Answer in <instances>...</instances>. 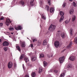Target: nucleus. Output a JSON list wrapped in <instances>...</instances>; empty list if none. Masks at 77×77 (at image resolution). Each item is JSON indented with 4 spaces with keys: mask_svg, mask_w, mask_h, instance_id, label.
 <instances>
[{
    "mask_svg": "<svg viewBox=\"0 0 77 77\" xmlns=\"http://www.w3.org/2000/svg\"><path fill=\"white\" fill-rule=\"evenodd\" d=\"M56 26L51 24L49 27L48 30L51 32H53V31H54V30L56 29Z\"/></svg>",
    "mask_w": 77,
    "mask_h": 77,
    "instance_id": "f257e3e1",
    "label": "nucleus"
},
{
    "mask_svg": "<svg viewBox=\"0 0 77 77\" xmlns=\"http://www.w3.org/2000/svg\"><path fill=\"white\" fill-rule=\"evenodd\" d=\"M64 14L65 13H64V12H63L62 11H61L60 12V15L62 16L61 17L60 19V22H61V21H63V18H64V17L63 16V15H64Z\"/></svg>",
    "mask_w": 77,
    "mask_h": 77,
    "instance_id": "f03ea898",
    "label": "nucleus"
},
{
    "mask_svg": "<svg viewBox=\"0 0 77 77\" xmlns=\"http://www.w3.org/2000/svg\"><path fill=\"white\" fill-rule=\"evenodd\" d=\"M54 45L56 48H57L59 46V42L58 41H56L54 42Z\"/></svg>",
    "mask_w": 77,
    "mask_h": 77,
    "instance_id": "7ed1b4c3",
    "label": "nucleus"
},
{
    "mask_svg": "<svg viewBox=\"0 0 77 77\" xmlns=\"http://www.w3.org/2000/svg\"><path fill=\"white\" fill-rule=\"evenodd\" d=\"M11 23V21L9 19H7L6 20V21H5V24H6L7 26H8Z\"/></svg>",
    "mask_w": 77,
    "mask_h": 77,
    "instance_id": "20e7f679",
    "label": "nucleus"
},
{
    "mask_svg": "<svg viewBox=\"0 0 77 77\" xmlns=\"http://www.w3.org/2000/svg\"><path fill=\"white\" fill-rule=\"evenodd\" d=\"M59 59L60 63H62L64 60V59H65V57L63 56L62 57H61Z\"/></svg>",
    "mask_w": 77,
    "mask_h": 77,
    "instance_id": "39448f33",
    "label": "nucleus"
},
{
    "mask_svg": "<svg viewBox=\"0 0 77 77\" xmlns=\"http://www.w3.org/2000/svg\"><path fill=\"white\" fill-rule=\"evenodd\" d=\"M13 65L12 63L11 62H9L8 64V68H11L12 67Z\"/></svg>",
    "mask_w": 77,
    "mask_h": 77,
    "instance_id": "423d86ee",
    "label": "nucleus"
},
{
    "mask_svg": "<svg viewBox=\"0 0 77 77\" xmlns=\"http://www.w3.org/2000/svg\"><path fill=\"white\" fill-rule=\"evenodd\" d=\"M3 46L6 47V46H8L9 45V43L8 42L5 41L2 44Z\"/></svg>",
    "mask_w": 77,
    "mask_h": 77,
    "instance_id": "0eeeda50",
    "label": "nucleus"
},
{
    "mask_svg": "<svg viewBox=\"0 0 77 77\" xmlns=\"http://www.w3.org/2000/svg\"><path fill=\"white\" fill-rule=\"evenodd\" d=\"M14 28L16 30H21L22 27L21 26H18L17 27H15Z\"/></svg>",
    "mask_w": 77,
    "mask_h": 77,
    "instance_id": "6e6552de",
    "label": "nucleus"
},
{
    "mask_svg": "<svg viewBox=\"0 0 77 77\" xmlns=\"http://www.w3.org/2000/svg\"><path fill=\"white\" fill-rule=\"evenodd\" d=\"M37 59V57H36V56H33L32 57H31V60L32 61H35V60H36Z\"/></svg>",
    "mask_w": 77,
    "mask_h": 77,
    "instance_id": "1a4fd4ad",
    "label": "nucleus"
},
{
    "mask_svg": "<svg viewBox=\"0 0 77 77\" xmlns=\"http://www.w3.org/2000/svg\"><path fill=\"white\" fill-rule=\"evenodd\" d=\"M69 59L72 61H74L75 59V57L74 56H71L69 57Z\"/></svg>",
    "mask_w": 77,
    "mask_h": 77,
    "instance_id": "9d476101",
    "label": "nucleus"
},
{
    "mask_svg": "<svg viewBox=\"0 0 77 77\" xmlns=\"http://www.w3.org/2000/svg\"><path fill=\"white\" fill-rule=\"evenodd\" d=\"M72 42H71L67 46V48H71V46H72Z\"/></svg>",
    "mask_w": 77,
    "mask_h": 77,
    "instance_id": "9b49d317",
    "label": "nucleus"
},
{
    "mask_svg": "<svg viewBox=\"0 0 77 77\" xmlns=\"http://www.w3.org/2000/svg\"><path fill=\"white\" fill-rule=\"evenodd\" d=\"M50 8V7H49V6L48 5H46L45 6V9L47 11H49V9Z\"/></svg>",
    "mask_w": 77,
    "mask_h": 77,
    "instance_id": "f8f14e48",
    "label": "nucleus"
},
{
    "mask_svg": "<svg viewBox=\"0 0 77 77\" xmlns=\"http://www.w3.org/2000/svg\"><path fill=\"white\" fill-rule=\"evenodd\" d=\"M42 17L43 19L45 20H46V16L44 14H42L41 16Z\"/></svg>",
    "mask_w": 77,
    "mask_h": 77,
    "instance_id": "ddd939ff",
    "label": "nucleus"
},
{
    "mask_svg": "<svg viewBox=\"0 0 77 77\" xmlns=\"http://www.w3.org/2000/svg\"><path fill=\"white\" fill-rule=\"evenodd\" d=\"M47 44V42L46 40H45L43 42V45L45 46Z\"/></svg>",
    "mask_w": 77,
    "mask_h": 77,
    "instance_id": "4468645a",
    "label": "nucleus"
},
{
    "mask_svg": "<svg viewBox=\"0 0 77 77\" xmlns=\"http://www.w3.org/2000/svg\"><path fill=\"white\" fill-rule=\"evenodd\" d=\"M20 5H22V6H24V4H25V3H24V1H21L20 2Z\"/></svg>",
    "mask_w": 77,
    "mask_h": 77,
    "instance_id": "2eb2a0df",
    "label": "nucleus"
},
{
    "mask_svg": "<svg viewBox=\"0 0 77 77\" xmlns=\"http://www.w3.org/2000/svg\"><path fill=\"white\" fill-rule=\"evenodd\" d=\"M31 1L30 2V5L32 6H33L34 5V4H33V2H34V0H31Z\"/></svg>",
    "mask_w": 77,
    "mask_h": 77,
    "instance_id": "dca6fc26",
    "label": "nucleus"
},
{
    "mask_svg": "<svg viewBox=\"0 0 77 77\" xmlns=\"http://www.w3.org/2000/svg\"><path fill=\"white\" fill-rule=\"evenodd\" d=\"M24 60L25 61L26 63H27V62H28L29 61V58L27 57H25L24 58Z\"/></svg>",
    "mask_w": 77,
    "mask_h": 77,
    "instance_id": "f3484780",
    "label": "nucleus"
},
{
    "mask_svg": "<svg viewBox=\"0 0 77 77\" xmlns=\"http://www.w3.org/2000/svg\"><path fill=\"white\" fill-rule=\"evenodd\" d=\"M70 14H74V10L73 9H71L69 11Z\"/></svg>",
    "mask_w": 77,
    "mask_h": 77,
    "instance_id": "a211bd4d",
    "label": "nucleus"
},
{
    "mask_svg": "<svg viewBox=\"0 0 77 77\" xmlns=\"http://www.w3.org/2000/svg\"><path fill=\"white\" fill-rule=\"evenodd\" d=\"M61 37L63 39H64L65 38V33L64 32L61 35Z\"/></svg>",
    "mask_w": 77,
    "mask_h": 77,
    "instance_id": "6ab92c4d",
    "label": "nucleus"
},
{
    "mask_svg": "<svg viewBox=\"0 0 77 77\" xmlns=\"http://www.w3.org/2000/svg\"><path fill=\"white\" fill-rule=\"evenodd\" d=\"M41 43H42L41 41L39 40L38 41V42H37V45L38 46H39V45H41Z\"/></svg>",
    "mask_w": 77,
    "mask_h": 77,
    "instance_id": "aec40b11",
    "label": "nucleus"
},
{
    "mask_svg": "<svg viewBox=\"0 0 77 77\" xmlns=\"http://www.w3.org/2000/svg\"><path fill=\"white\" fill-rule=\"evenodd\" d=\"M42 71H43V69L42 67H40L39 68V70L38 71L39 73H41L42 72Z\"/></svg>",
    "mask_w": 77,
    "mask_h": 77,
    "instance_id": "412c9836",
    "label": "nucleus"
},
{
    "mask_svg": "<svg viewBox=\"0 0 77 77\" xmlns=\"http://www.w3.org/2000/svg\"><path fill=\"white\" fill-rule=\"evenodd\" d=\"M9 29L11 31H14V28H13V27H10L9 28Z\"/></svg>",
    "mask_w": 77,
    "mask_h": 77,
    "instance_id": "4be33fe9",
    "label": "nucleus"
},
{
    "mask_svg": "<svg viewBox=\"0 0 77 77\" xmlns=\"http://www.w3.org/2000/svg\"><path fill=\"white\" fill-rule=\"evenodd\" d=\"M21 46L22 47H24L26 46V45L25 44V43L23 42H21Z\"/></svg>",
    "mask_w": 77,
    "mask_h": 77,
    "instance_id": "5701e85b",
    "label": "nucleus"
},
{
    "mask_svg": "<svg viewBox=\"0 0 77 77\" xmlns=\"http://www.w3.org/2000/svg\"><path fill=\"white\" fill-rule=\"evenodd\" d=\"M44 57V55L42 54H41L39 57V58H43Z\"/></svg>",
    "mask_w": 77,
    "mask_h": 77,
    "instance_id": "b1692460",
    "label": "nucleus"
},
{
    "mask_svg": "<svg viewBox=\"0 0 77 77\" xmlns=\"http://www.w3.org/2000/svg\"><path fill=\"white\" fill-rule=\"evenodd\" d=\"M50 12L51 13H53L54 12V8H51L50 9Z\"/></svg>",
    "mask_w": 77,
    "mask_h": 77,
    "instance_id": "393cba45",
    "label": "nucleus"
},
{
    "mask_svg": "<svg viewBox=\"0 0 77 77\" xmlns=\"http://www.w3.org/2000/svg\"><path fill=\"white\" fill-rule=\"evenodd\" d=\"M36 75V73L35 72H33L31 74V76L32 77H35V76Z\"/></svg>",
    "mask_w": 77,
    "mask_h": 77,
    "instance_id": "a878e982",
    "label": "nucleus"
},
{
    "mask_svg": "<svg viewBox=\"0 0 77 77\" xmlns=\"http://www.w3.org/2000/svg\"><path fill=\"white\" fill-rule=\"evenodd\" d=\"M24 54H23L21 56V57L20 58V60H21L22 59H23L24 57Z\"/></svg>",
    "mask_w": 77,
    "mask_h": 77,
    "instance_id": "bb28decb",
    "label": "nucleus"
},
{
    "mask_svg": "<svg viewBox=\"0 0 77 77\" xmlns=\"http://www.w3.org/2000/svg\"><path fill=\"white\" fill-rule=\"evenodd\" d=\"M72 21H74L75 20V16L74 15H72Z\"/></svg>",
    "mask_w": 77,
    "mask_h": 77,
    "instance_id": "cd10ccee",
    "label": "nucleus"
},
{
    "mask_svg": "<svg viewBox=\"0 0 77 77\" xmlns=\"http://www.w3.org/2000/svg\"><path fill=\"white\" fill-rule=\"evenodd\" d=\"M43 64H44V66L45 67L47 65L48 63L44 61L43 62Z\"/></svg>",
    "mask_w": 77,
    "mask_h": 77,
    "instance_id": "c85d7f7f",
    "label": "nucleus"
},
{
    "mask_svg": "<svg viewBox=\"0 0 77 77\" xmlns=\"http://www.w3.org/2000/svg\"><path fill=\"white\" fill-rule=\"evenodd\" d=\"M72 29H70V33L71 36H72Z\"/></svg>",
    "mask_w": 77,
    "mask_h": 77,
    "instance_id": "c756f323",
    "label": "nucleus"
},
{
    "mask_svg": "<svg viewBox=\"0 0 77 77\" xmlns=\"http://www.w3.org/2000/svg\"><path fill=\"white\" fill-rule=\"evenodd\" d=\"M74 42L75 43V44H77V37H76L74 38Z\"/></svg>",
    "mask_w": 77,
    "mask_h": 77,
    "instance_id": "7c9ffc66",
    "label": "nucleus"
},
{
    "mask_svg": "<svg viewBox=\"0 0 77 77\" xmlns=\"http://www.w3.org/2000/svg\"><path fill=\"white\" fill-rule=\"evenodd\" d=\"M65 73H63L61 74L60 76V77H64L65 76Z\"/></svg>",
    "mask_w": 77,
    "mask_h": 77,
    "instance_id": "2f4dec72",
    "label": "nucleus"
},
{
    "mask_svg": "<svg viewBox=\"0 0 77 77\" xmlns=\"http://www.w3.org/2000/svg\"><path fill=\"white\" fill-rule=\"evenodd\" d=\"M73 6H74V7H76L77 6V3H76L74 2L73 3Z\"/></svg>",
    "mask_w": 77,
    "mask_h": 77,
    "instance_id": "473e14b6",
    "label": "nucleus"
},
{
    "mask_svg": "<svg viewBox=\"0 0 77 77\" xmlns=\"http://www.w3.org/2000/svg\"><path fill=\"white\" fill-rule=\"evenodd\" d=\"M48 3L49 5H51V0H48Z\"/></svg>",
    "mask_w": 77,
    "mask_h": 77,
    "instance_id": "72a5a7b5",
    "label": "nucleus"
},
{
    "mask_svg": "<svg viewBox=\"0 0 77 77\" xmlns=\"http://www.w3.org/2000/svg\"><path fill=\"white\" fill-rule=\"evenodd\" d=\"M17 49L19 51H20V46H17Z\"/></svg>",
    "mask_w": 77,
    "mask_h": 77,
    "instance_id": "f704fd0d",
    "label": "nucleus"
},
{
    "mask_svg": "<svg viewBox=\"0 0 77 77\" xmlns=\"http://www.w3.org/2000/svg\"><path fill=\"white\" fill-rule=\"evenodd\" d=\"M67 68H72V66L71 64H69L67 66Z\"/></svg>",
    "mask_w": 77,
    "mask_h": 77,
    "instance_id": "c9c22d12",
    "label": "nucleus"
},
{
    "mask_svg": "<svg viewBox=\"0 0 77 77\" xmlns=\"http://www.w3.org/2000/svg\"><path fill=\"white\" fill-rule=\"evenodd\" d=\"M32 39L33 42H35V41H37V40H36V38H32Z\"/></svg>",
    "mask_w": 77,
    "mask_h": 77,
    "instance_id": "e433bc0d",
    "label": "nucleus"
},
{
    "mask_svg": "<svg viewBox=\"0 0 77 77\" xmlns=\"http://www.w3.org/2000/svg\"><path fill=\"white\" fill-rule=\"evenodd\" d=\"M70 20H71V19H69V21L66 20L65 21V23L66 24H68V23H69V21H70Z\"/></svg>",
    "mask_w": 77,
    "mask_h": 77,
    "instance_id": "4c0bfd02",
    "label": "nucleus"
},
{
    "mask_svg": "<svg viewBox=\"0 0 77 77\" xmlns=\"http://www.w3.org/2000/svg\"><path fill=\"white\" fill-rule=\"evenodd\" d=\"M4 50H5V51H6L8 50V48H7L6 47H5L4 48Z\"/></svg>",
    "mask_w": 77,
    "mask_h": 77,
    "instance_id": "58836bf2",
    "label": "nucleus"
},
{
    "mask_svg": "<svg viewBox=\"0 0 77 77\" xmlns=\"http://www.w3.org/2000/svg\"><path fill=\"white\" fill-rule=\"evenodd\" d=\"M66 6V3L64 2L63 5V7L64 8L65 7V6Z\"/></svg>",
    "mask_w": 77,
    "mask_h": 77,
    "instance_id": "ea45409f",
    "label": "nucleus"
},
{
    "mask_svg": "<svg viewBox=\"0 0 77 77\" xmlns=\"http://www.w3.org/2000/svg\"><path fill=\"white\" fill-rule=\"evenodd\" d=\"M54 71V69H51L50 71L48 72H53Z\"/></svg>",
    "mask_w": 77,
    "mask_h": 77,
    "instance_id": "a19ab883",
    "label": "nucleus"
},
{
    "mask_svg": "<svg viewBox=\"0 0 77 77\" xmlns=\"http://www.w3.org/2000/svg\"><path fill=\"white\" fill-rule=\"evenodd\" d=\"M54 72H55L56 73H57L58 72V71H57V70H54Z\"/></svg>",
    "mask_w": 77,
    "mask_h": 77,
    "instance_id": "79ce46f5",
    "label": "nucleus"
},
{
    "mask_svg": "<svg viewBox=\"0 0 77 77\" xmlns=\"http://www.w3.org/2000/svg\"><path fill=\"white\" fill-rule=\"evenodd\" d=\"M40 5L41 6H42V1H41L40 2Z\"/></svg>",
    "mask_w": 77,
    "mask_h": 77,
    "instance_id": "37998d69",
    "label": "nucleus"
},
{
    "mask_svg": "<svg viewBox=\"0 0 77 77\" xmlns=\"http://www.w3.org/2000/svg\"><path fill=\"white\" fill-rule=\"evenodd\" d=\"M23 69H24V70H25V67H24V64H23Z\"/></svg>",
    "mask_w": 77,
    "mask_h": 77,
    "instance_id": "c03bdc74",
    "label": "nucleus"
},
{
    "mask_svg": "<svg viewBox=\"0 0 77 77\" xmlns=\"http://www.w3.org/2000/svg\"><path fill=\"white\" fill-rule=\"evenodd\" d=\"M4 19V17H1L0 19V20H3Z\"/></svg>",
    "mask_w": 77,
    "mask_h": 77,
    "instance_id": "a18cd8bd",
    "label": "nucleus"
},
{
    "mask_svg": "<svg viewBox=\"0 0 77 77\" xmlns=\"http://www.w3.org/2000/svg\"><path fill=\"white\" fill-rule=\"evenodd\" d=\"M25 77H29V75H25Z\"/></svg>",
    "mask_w": 77,
    "mask_h": 77,
    "instance_id": "49530a36",
    "label": "nucleus"
},
{
    "mask_svg": "<svg viewBox=\"0 0 77 77\" xmlns=\"http://www.w3.org/2000/svg\"><path fill=\"white\" fill-rule=\"evenodd\" d=\"M30 46L31 47V48H32V47H33V44H32L30 45Z\"/></svg>",
    "mask_w": 77,
    "mask_h": 77,
    "instance_id": "de8ad7c7",
    "label": "nucleus"
},
{
    "mask_svg": "<svg viewBox=\"0 0 77 77\" xmlns=\"http://www.w3.org/2000/svg\"><path fill=\"white\" fill-rule=\"evenodd\" d=\"M0 26H3V23H0Z\"/></svg>",
    "mask_w": 77,
    "mask_h": 77,
    "instance_id": "09e8293b",
    "label": "nucleus"
},
{
    "mask_svg": "<svg viewBox=\"0 0 77 77\" xmlns=\"http://www.w3.org/2000/svg\"><path fill=\"white\" fill-rule=\"evenodd\" d=\"M69 1H70V2H72V0H69Z\"/></svg>",
    "mask_w": 77,
    "mask_h": 77,
    "instance_id": "8fccbe9b",
    "label": "nucleus"
},
{
    "mask_svg": "<svg viewBox=\"0 0 77 77\" xmlns=\"http://www.w3.org/2000/svg\"><path fill=\"white\" fill-rule=\"evenodd\" d=\"M13 34H14V33H13V32H11V35H13Z\"/></svg>",
    "mask_w": 77,
    "mask_h": 77,
    "instance_id": "3c124183",
    "label": "nucleus"
},
{
    "mask_svg": "<svg viewBox=\"0 0 77 77\" xmlns=\"http://www.w3.org/2000/svg\"><path fill=\"white\" fill-rule=\"evenodd\" d=\"M1 41H2V39H0V42H1Z\"/></svg>",
    "mask_w": 77,
    "mask_h": 77,
    "instance_id": "603ef678",
    "label": "nucleus"
},
{
    "mask_svg": "<svg viewBox=\"0 0 77 77\" xmlns=\"http://www.w3.org/2000/svg\"><path fill=\"white\" fill-rule=\"evenodd\" d=\"M47 56H48V57H49V55H48V54H47Z\"/></svg>",
    "mask_w": 77,
    "mask_h": 77,
    "instance_id": "864d4df0",
    "label": "nucleus"
},
{
    "mask_svg": "<svg viewBox=\"0 0 77 77\" xmlns=\"http://www.w3.org/2000/svg\"><path fill=\"white\" fill-rule=\"evenodd\" d=\"M14 65H15V66L16 65V63H14Z\"/></svg>",
    "mask_w": 77,
    "mask_h": 77,
    "instance_id": "5fc2aeb1",
    "label": "nucleus"
},
{
    "mask_svg": "<svg viewBox=\"0 0 77 77\" xmlns=\"http://www.w3.org/2000/svg\"><path fill=\"white\" fill-rule=\"evenodd\" d=\"M27 38L28 39H29V38H28V37H27Z\"/></svg>",
    "mask_w": 77,
    "mask_h": 77,
    "instance_id": "6e6d98bb",
    "label": "nucleus"
},
{
    "mask_svg": "<svg viewBox=\"0 0 77 77\" xmlns=\"http://www.w3.org/2000/svg\"><path fill=\"white\" fill-rule=\"evenodd\" d=\"M9 37H10V38H11V36H9Z\"/></svg>",
    "mask_w": 77,
    "mask_h": 77,
    "instance_id": "4d7b16f0",
    "label": "nucleus"
},
{
    "mask_svg": "<svg viewBox=\"0 0 77 77\" xmlns=\"http://www.w3.org/2000/svg\"><path fill=\"white\" fill-rule=\"evenodd\" d=\"M1 0H0V1Z\"/></svg>",
    "mask_w": 77,
    "mask_h": 77,
    "instance_id": "13d9d810",
    "label": "nucleus"
}]
</instances>
